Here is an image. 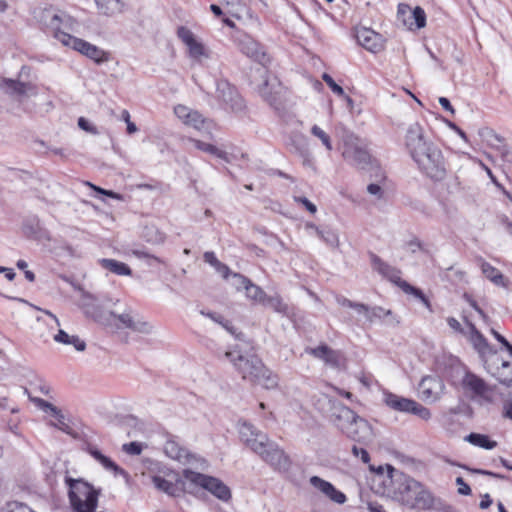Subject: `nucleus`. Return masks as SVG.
<instances>
[{"label": "nucleus", "instance_id": "obj_1", "mask_svg": "<svg viewBox=\"0 0 512 512\" xmlns=\"http://www.w3.org/2000/svg\"><path fill=\"white\" fill-rule=\"evenodd\" d=\"M406 148L422 173L434 181H441L446 176V162L442 151L432 142L427 141L419 123L411 124L405 136Z\"/></svg>", "mask_w": 512, "mask_h": 512}, {"label": "nucleus", "instance_id": "obj_2", "mask_svg": "<svg viewBox=\"0 0 512 512\" xmlns=\"http://www.w3.org/2000/svg\"><path fill=\"white\" fill-rule=\"evenodd\" d=\"M242 342V344H237L234 349L227 351L225 356L244 380L261 385L266 389L275 388L278 385L277 376L264 365L249 342L245 340Z\"/></svg>", "mask_w": 512, "mask_h": 512}, {"label": "nucleus", "instance_id": "obj_3", "mask_svg": "<svg viewBox=\"0 0 512 512\" xmlns=\"http://www.w3.org/2000/svg\"><path fill=\"white\" fill-rule=\"evenodd\" d=\"M386 471L392 482L393 497L398 502L419 511L434 507L435 497L423 483L407 474L396 472L391 465H386Z\"/></svg>", "mask_w": 512, "mask_h": 512}, {"label": "nucleus", "instance_id": "obj_4", "mask_svg": "<svg viewBox=\"0 0 512 512\" xmlns=\"http://www.w3.org/2000/svg\"><path fill=\"white\" fill-rule=\"evenodd\" d=\"M121 429L126 432L130 442L123 443L120 448H148L146 440L152 437H160L165 440V445L182 448V442L178 436L166 431H155V425L141 420L133 415H126L120 421Z\"/></svg>", "mask_w": 512, "mask_h": 512}, {"label": "nucleus", "instance_id": "obj_5", "mask_svg": "<svg viewBox=\"0 0 512 512\" xmlns=\"http://www.w3.org/2000/svg\"><path fill=\"white\" fill-rule=\"evenodd\" d=\"M69 500L76 512H94L98 504V492L83 480L67 478Z\"/></svg>", "mask_w": 512, "mask_h": 512}, {"label": "nucleus", "instance_id": "obj_6", "mask_svg": "<svg viewBox=\"0 0 512 512\" xmlns=\"http://www.w3.org/2000/svg\"><path fill=\"white\" fill-rule=\"evenodd\" d=\"M183 477L191 487L204 489L221 501L227 502L232 497L230 488L219 478L195 472L191 469H184Z\"/></svg>", "mask_w": 512, "mask_h": 512}, {"label": "nucleus", "instance_id": "obj_7", "mask_svg": "<svg viewBox=\"0 0 512 512\" xmlns=\"http://www.w3.org/2000/svg\"><path fill=\"white\" fill-rule=\"evenodd\" d=\"M258 72L262 79V83L257 88L259 96L275 111L280 112L284 109L285 88L276 77H270L264 68L259 69Z\"/></svg>", "mask_w": 512, "mask_h": 512}, {"label": "nucleus", "instance_id": "obj_8", "mask_svg": "<svg viewBox=\"0 0 512 512\" xmlns=\"http://www.w3.org/2000/svg\"><path fill=\"white\" fill-rule=\"evenodd\" d=\"M342 155L349 164L359 169H365L371 163V154L366 141L352 133L344 138Z\"/></svg>", "mask_w": 512, "mask_h": 512}, {"label": "nucleus", "instance_id": "obj_9", "mask_svg": "<svg viewBox=\"0 0 512 512\" xmlns=\"http://www.w3.org/2000/svg\"><path fill=\"white\" fill-rule=\"evenodd\" d=\"M383 402L394 411L413 414L425 421L431 418L430 410L413 399L385 391Z\"/></svg>", "mask_w": 512, "mask_h": 512}, {"label": "nucleus", "instance_id": "obj_10", "mask_svg": "<svg viewBox=\"0 0 512 512\" xmlns=\"http://www.w3.org/2000/svg\"><path fill=\"white\" fill-rule=\"evenodd\" d=\"M322 400L328 406L325 412L329 416L330 421L345 433L349 424L355 420L356 413L340 401L332 399L327 395H324Z\"/></svg>", "mask_w": 512, "mask_h": 512}, {"label": "nucleus", "instance_id": "obj_11", "mask_svg": "<svg viewBox=\"0 0 512 512\" xmlns=\"http://www.w3.org/2000/svg\"><path fill=\"white\" fill-rule=\"evenodd\" d=\"M58 429L81 442L86 448H98L97 433L80 421L69 417L68 420L64 422V425L60 426Z\"/></svg>", "mask_w": 512, "mask_h": 512}, {"label": "nucleus", "instance_id": "obj_12", "mask_svg": "<svg viewBox=\"0 0 512 512\" xmlns=\"http://www.w3.org/2000/svg\"><path fill=\"white\" fill-rule=\"evenodd\" d=\"M217 99L223 104L224 109L233 113H241L245 110V101L238 93L237 89L227 80H219L216 83Z\"/></svg>", "mask_w": 512, "mask_h": 512}, {"label": "nucleus", "instance_id": "obj_13", "mask_svg": "<svg viewBox=\"0 0 512 512\" xmlns=\"http://www.w3.org/2000/svg\"><path fill=\"white\" fill-rule=\"evenodd\" d=\"M66 39V46L71 47L75 51L80 52L84 56L93 60L97 64L108 62L110 59L109 53L101 48L93 45L83 39L77 38L72 35H61Z\"/></svg>", "mask_w": 512, "mask_h": 512}, {"label": "nucleus", "instance_id": "obj_14", "mask_svg": "<svg viewBox=\"0 0 512 512\" xmlns=\"http://www.w3.org/2000/svg\"><path fill=\"white\" fill-rule=\"evenodd\" d=\"M238 433L241 442L249 448H266L270 446L267 435L247 421H239Z\"/></svg>", "mask_w": 512, "mask_h": 512}, {"label": "nucleus", "instance_id": "obj_15", "mask_svg": "<svg viewBox=\"0 0 512 512\" xmlns=\"http://www.w3.org/2000/svg\"><path fill=\"white\" fill-rule=\"evenodd\" d=\"M45 19L49 32H51L58 41L66 46L67 41L66 39H63L61 35H70L65 32L64 29H71L73 24L72 18L65 13L47 12L45 14Z\"/></svg>", "mask_w": 512, "mask_h": 512}, {"label": "nucleus", "instance_id": "obj_16", "mask_svg": "<svg viewBox=\"0 0 512 512\" xmlns=\"http://www.w3.org/2000/svg\"><path fill=\"white\" fill-rule=\"evenodd\" d=\"M235 43L239 50L247 57L264 64L266 62V53L255 39L246 33H239L235 37Z\"/></svg>", "mask_w": 512, "mask_h": 512}, {"label": "nucleus", "instance_id": "obj_17", "mask_svg": "<svg viewBox=\"0 0 512 512\" xmlns=\"http://www.w3.org/2000/svg\"><path fill=\"white\" fill-rule=\"evenodd\" d=\"M462 386L474 396L491 401L494 389L475 373L467 371L462 379Z\"/></svg>", "mask_w": 512, "mask_h": 512}, {"label": "nucleus", "instance_id": "obj_18", "mask_svg": "<svg viewBox=\"0 0 512 512\" xmlns=\"http://www.w3.org/2000/svg\"><path fill=\"white\" fill-rule=\"evenodd\" d=\"M347 437L355 442L367 444L373 438V430L369 422L356 414L346 430Z\"/></svg>", "mask_w": 512, "mask_h": 512}, {"label": "nucleus", "instance_id": "obj_19", "mask_svg": "<svg viewBox=\"0 0 512 512\" xmlns=\"http://www.w3.org/2000/svg\"><path fill=\"white\" fill-rule=\"evenodd\" d=\"M444 383L438 376L427 375L423 377L418 385L420 397L424 401H436L442 394Z\"/></svg>", "mask_w": 512, "mask_h": 512}, {"label": "nucleus", "instance_id": "obj_20", "mask_svg": "<svg viewBox=\"0 0 512 512\" xmlns=\"http://www.w3.org/2000/svg\"><path fill=\"white\" fill-rule=\"evenodd\" d=\"M355 38L362 47L373 53L381 51L384 47L382 36L368 28L356 30Z\"/></svg>", "mask_w": 512, "mask_h": 512}, {"label": "nucleus", "instance_id": "obj_21", "mask_svg": "<svg viewBox=\"0 0 512 512\" xmlns=\"http://www.w3.org/2000/svg\"><path fill=\"white\" fill-rule=\"evenodd\" d=\"M371 263L373 268L387 278L391 282L395 283L401 288V282H405L401 279V271L388 263L384 262L379 256L374 253H370Z\"/></svg>", "mask_w": 512, "mask_h": 512}, {"label": "nucleus", "instance_id": "obj_22", "mask_svg": "<svg viewBox=\"0 0 512 512\" xmlns=\"http://www.w3.org/2000/svg\"><path fill=\"white\" fill-rule=\"evenodd\" d=\"M310 483L328 499L337 504H343L347 500L346 495L343 492L336 489L330 482L318 476H312L310 478Z\"/></svg>", "mask_w": 512, "mask_h": 512}, {"label": "nucleus", "instance_id": "obj_23", "mask_svg": "<svg viewBox=\"0 0 512 512\" xmlns=\"http://www.w3.org/2000/svg\"><path fill=\"white\" fill-rule=\"evenodd\" d=\"M153 482L159 490L173 497L183 495L187 490L186 484L188 483V481L183 476L182 478H176L175 481H170L168 479L156 476L153 478Z\"/></svg>", "mask_w": 512, "mask_h": 512}, {"label": "nucleus", "instance_id": "obj_24", "mask_svg": "<svg viewBox=\"0 0 512 512\" xmlns=\"http://www.w3.org/2000/svg\"><path fill=\"white\" fill-rule=\"evenodd\" d=\"M83 310L87 317L92 318L95 322L103 326L111 325L112 321L116 317L114 312L105 310L103 307L94 303L93 301L85 303L83 305Z\"/></svg>", "mask_w": 512, "mask_h": 512}, {"label": "nucleus", "instance_id": "obj_25", "mask_svg": "<svg viewBox=\"0 0 512 512\" xmlns=\"http://www.w3.org/2000/svg\"><path fill=\"white\" fill-rule=\"evenodd\" d=\"M260 456L265 462L280 472L288 471L291 465V461L284 450H261Z\"/></svg>", "mask_w": 512, "mask_h": 512}, {"label": "nucleus", "instance_id": "obj_26", "mask_svg": "<svg viewBox=\"0 0 512 512\" xmlns=\"http://www.w3.org/2000/svg\"><path fill=\"white\" fill-rule=\"evenodd\" d=\"M306 353L312 355L313 357L320 359L325 362V364L331 367H339L340 366V353L331 349L326 344H321L315 348H306Z\"/></svg>", "mask_w": 512, "mask_h": 512}, {"label": "nucleus", "instance_id": "obj_27", "mask_svg": "<svg viewBox=\"0 0 512 512\" xmlns=\"http://www.w3.org/2000/svg\"><path fill=\"white\" fill-rule=\"evenodd\" d=\"M33 401L36 402L37 405L44 412L48 413L53 418V420L50 422V424L53 427L58 429L60 426L64 425L65 421L68 420L69 416L63 414V412L58 407L53 405L52 403L47 402L40 398H35V399H33Z\"/></svg>", "mask_w": 512, "mask_h": 512}, {"label": "nucleus", "instance_id": "obj_28", "mask_svg": "<svg viewBox=\"0 0 512 512\" xmlns=\"http://www.w3.org/2000/svg\"><path fill=\"white\" fill-rule=\"evenodd\" d=\"M467 326L470 329V342L472 343L474 349L483 356L488 351H490V345L487 341V339L484 337V335L476 328V326L468 321L465 320Z\"/></svg>", "mask_w": 512, "mask_h": 512}, {"label": "nucleus", "instance_id": "obj_29", "mask_svg": "<svg viewBox=\"0 0 512 512\" xmlns=\"http://www.w3.org/2000/svg\"><path fill=\"white\" fill-rule=\"evenodd\" d=\"M98 263L103 269H105L115 275H119V276L132 275V270L127 264L117 261L115 259L102 258V259H99Z\"/></svg>", "mask_w": 512, "mask_h": 512}, {"label": "nucleus", "instance_id": "obj_30", "mask_svg": "<svg viewBox=\"0 0 512 512\" xmlns=\"http://www.w3.org/2000/svg\"><path fill=\"white\" fill-rule=\"evenodd\" d=\"M194 142V145L197 149L203 151V152H206V153H209V154H212L220 159H223L224 161H226L227 163H231L233 160L237 159V155L236 154H229L223 150H220L219 148H217L215 145L213 144H210V143H206V142H203V141H200V140H193Z\"/></svg>", "mask_w": 512, "mask_h": 512}, {"label": "nucleus", "instance_id": "obj_31", "mask_svg": "<svg viewBox=\"0 0 512 512\" xmlns=\"http://www.w3.org/2000/svg\"><path fill=\"white\" fill-rule=\"evenodd\" d=\"M2 86L10 95L23 96L26 95L29 90L32 89L30 83L21 82L18 80L4 78Z\"/></svg>", "mask_w": 512, "mask_h": 512}, {"label": "nucleus", "instance_id": "obj_32", "mask_svg": "<svg viewBox=\"0 0 512 512\" xmlns=\"http://www.w3.org/2000/svg\"><path fill=\"white\" fill-rule=\"evenodd\" d=\"M306 229L314 230L316 235L327 245L335 247L338 245V235L329 228L318 227L313 223H307Z\"/></svg>", "mask_w": 512, "mask_h": 512}, {"label": "nucleus", "instance_id": "obj_33", "mask_svg": "<svg viewBox=\"0 0 512 512\" xmlns=\"http://www.w3.org/2000/svg\"><path fill=\"white\" fill-rule=\"evenodd\" d=\"M98 10L104 15L121 13L124 7L123 0H95Z\"/></svg>", "mask_w": 512, "mask_h": 512}, {"label": "nucleus", "instance_id": "obj_34", "mask_svg": "<svg viewBox=\"0 0 512 512\" xmlns=\"http://www.w3.org/2000/svg\"><path fill=\"white\" fill-rule=\"evenodd\" d=\"M200 313L214 322L220 324L225 330H227L230 334L234 335L236 339L243 341L244 340V334L242 332L236 333V330L232 323L228 320H226L222 315L215 313V312H206L204 310H201Z\"/></svg>", "mask_w": 512, "mask_h": 512}, {"label": "nucleus", "instance_id": "obj_35", "mask_svg": "<svg viewBox=\"0 0 512 512\" xmlns=\"http://www.w3.org/2000/svg\"><path fill=\"white\" fill-rule=\"evenodd\" d=\"M481 271L487 279L498 286H505L504 275L494 266L486 261H481Z\"/></svg>", "mask_w": 512, "mask_h": 512}, {"label": "nucleus", "instance_id": "obj_36", "mask_svg": "<svg viewBox=\"0 0 512 512\" xmlns=\"http://www.w3.org/2000/svg\"><path fill=\"white\" fill-rule=\"evenodd\" d=\"M490 372L501 384L509 385L512 382V364L509 361L501 360V366L496 371Z\"/></svg>", "mask_w": 512, "mask_h": 512}, {"label": "nucleus", "instance_id": "obj_37", "mask_svg": "<svg viewBox=\"0 0 512 512\" xmlns=\"http://www.w3.org/2000/svg\"><path fill=\"white\" fill-rule=\"evenodd\" d=\"M464 439L479 448H494L497 445V443L491 440L487 435L479 433H470Z\"/></svg>", "mask_w": 512, "mask_h": 512}, {"label": "nucleus", "instance_id": "obj_38", "mask_svg": "<svg viewBox=\"0 0 512 512\" xmlns=\"http://www.w3.org/2000/svg\"><path fill=\"white\" fill-rule=\"evenodd\" d=\"M335 299H336L337 304H339L343 307L351 308V309L355 310L358 314H363L367 318L368 308H369L368 305H366L364 303L353 302L342 295H337Z\"/></svg>", "mask_w": 512, "mask_h": 512}, {"label": "nucleus", "instance_id": "obj_39", "mask_svg": "<svg viewBox=\"0 0 512 512\" xmlns=\"http://www.w3.org/2000/svg\"><path fill=\"white\" fill-rule=\"evenodd\" d=\"M222 3H225L229 8L228 13H230L233 17L240 19L243 13L248 14L249 9L245 3H242L243 0H221Z\"/></svg>", "mask_w": 512, "mask_h": 512}, {"label": "nucleus", "instance_id": "obj_40", "mask_svg": "<svg viewBox=\"0 0 512 512\" xmlns=\"http://www.w3.org/2000/svg\"><path fill=\"white\" fill-rule=\"evenodd\" d=\"M246 297L250 300H253L257 303H265L266 302V293L264 290L259 287L258 285L254 284L252 281H250V284L246 286L245 289Z\"/></svg>", "mask_w": 512, "mask_h": 512}, {"label": "nucleus", "instance_id": "obj_41", "mask_svg": "<svg viewBox=\"0 0 512 512\" xmlns=\"http://www.w3.org/2000/svg\"><path fill=\"white\" fill-rule=\"evenodd\" d=\"M142 237L152 244H160L164 242L165 236L155 226H145L142 231Z\"/></svg>", "mask_w": 512, "mask_h": 512}, {"label": "nucleus", "instance_id": "obj_42", "mask_svg": "<svg viewBox=\"0 0 512 512\" xmlns=\"http://www.w3.org/2000/svg\"><path fill=\"white\" fill-rule=\"evenodd\" d=\"M352 451H353V453L356 456H360L361 460L364 463L369 464L370 471L375 472L377 474H383L384 473L387 464H385V465H382V464L376 465L374 463H370V455H369L367 450H352Z\"/></svg>", "mask_w": 512, "mask_h": 512}, {"label": "nucleus", "instance_id": "obj_43", "mask_svg": "<svg viewBox=\"0 0 512 512\" xmlns=\"http://www.w3.org/2000/svg\"><path fill=\"white\" fill-rule=\"evenodd\" d=\"M401 289L409 294H413L417 297L427 308H430V302L425 294L417 287L410 285L408 282H401Z\"/></svg>", "mask_w": 512, "mask_h": 512}, {"label": "nucleus", "instance_id": "obj_44", "mask_svg": "<svg viewBox=\"0 0 512 512\" xmlns=\"http://www.w3.org/2000/svg\"><path fill=\"white\" fill-rule=\"evenodd\" d=\"M262 304L271 307L274 311L278 313H285L287 310V305L283 303L282 299L279 296L266 295V302Z\"/></svg>", "mask_w": 512, "mask_h": 512}, {"label": "nucleus", "instance_id": "obj_45", "mask_svg": "<svg viewBox=\"0 0 512 512\" xmlns=\"http://www.w3.org/2000/svg\"><path fill=\"white\" fill-rule=\"evenodd\" d=\"M392 316L391 310H385L380 306L369 307L367 320L369 322H374L376 319H383L384 317Z\"/></svg>", "mask_w": 512, "mask_h": 512}, {"label": "nucleus", "instance_id": "obj_46", "mask_svg": "<svg viewBox=\"0 0 512 512\" xmlns=\"http://www.w3.org/2000/svg\"><path fill=\"white\" fill-rule=\"evenodd\" d=\"M92 456L98 460L105 468L110 469L112 471H118L119 467L111 461L108 457L102 455L100 450H89Z\"/></svg>", "mask_w": 512, "mask_h": 512}, {"label": "nucleus", "instance_id": "obj_47", "mask_svg": "<svg viewBox=\"0 0 512 512\" xmlns=\"http://www.w3.org/2000/svg\"><path fill=\"white\" fill-rule=\"evenodd\" d=\"M311 133H312V135H314L315 137H317L321 140L322 144L326 147L327 150H329V151L332 150V143H331L330 136L324 130H322L319 126L314 125L311 128Z\"/></svg>", "mask_w": 512, "mask_h": 512}, {"label": "nucleus", "instance_id": "obj_48", "mask_svg": "<svg viewBox=\"0 0 512 512\" xmlns=\"http://www.w3.org/2000/svg\"><path fill=\"white\" fill-rule=\"evenodd\" d=\"M410 18H412L414 20V24H415L416 28L421 29V28L425 27L426 14H425V11L421 7H419V6L415 7L411 12Z\"/></svg>", "mask_w": 512, "mask_h": 512}, {"label": "nucleus", "instance_id": "obj_49", "mask_svg": "<svg viewBox=\"0 0 512 512\" xmlns=\"http://www.w3.org/2000/svg\"><path fill=\"white\" fill-rule=\"evenodd\" d=\"M185 124L200 130L203 127L204 118L198 111H192Z\"/></svg>", "mask_w": 512, "mask_h": 512}, {"label": "nucleus", "instance_id": "obj_50", "mask_svg": "<svg viewBox=\"0 0 512 512\" xmlns=\"http://www.w3.org/2000/svg\"><path fill=\"white\" fill-rule=\"evenodd\" d=\"M187 47L189 49V54L192 58L198 59L201 56H206L204 46L196 39Z\"/></svg>", "mask_w": 512, "mask_h": 512}, {"label": "nucleus", "instance_id": "obj_51", "mask_svg": "<svg viewBox=\"0 0 512 512\" xmlns=\"http://www.w3.org/2000/svg\"><path fill=\"white\" fill-rule=\"evenodd\" d=\"M322 79L329 86L333 93L338 96L345 95L344 89L338 85L328 73H323Z\"/></svg>", "mask_w": 512, "mask_h": 512}, {"label": "nucleus", "instance_id": "obj_52", "mask_svg": "<svg viewBox=\"0 0 512 512\" xmlns=\"http://www.w3.org/2000/svg\"><path fill=\"white\" fill-rule=\"evenodd\" d=\"M131 330L143 334H149L152 332V326L142 319H134Z\"/></svg>", "mask_w": 512, "mask_h": 512}, {"label": "nucleus", "instance_id": "obj_53", "mask_svg": "<svg viewBox=\"0 0 512 512\" xmlns=\"http://www.w3.org/2000/svg\"><path fill=\"white\" fill-rule=\"evenodd\" d=\"M232 278H233V286L237 289V290H241V289H246V286L248 284H250V279L247 278L246 276L240 274V273H232Z\"/></svg>", "mask_w": 512, "mask_h": 512}, {"label": "nucleus", "instance_id": "obj_54", "mask_svg": "<svg viewBox=\"0 0 512 512\" xmlns=\"http://www.w3.org/2000/svg\"><path fill=\"white\" fill-rule=\"evenodd\" d=\"M177 36L187 46L190 45L195 40V37H194L193 33L188 28H186L184 26H181V27L178 28Z\"/></svg>", "mask_w": 512, "mask_h": 512}, {"label": "nucleus", "instance_id": "obj_55", "mask_svg": "<svg viewBox=\"0 0 512 512\" xmlns=\"http://www.w3.org/2000/svg\"><path fill=\"white\" fill-rule=\"evenodd\" d=\"M131 254L139 259H153L158 263H162V261L158 257L151 255L147 250L142 248L132 249Z\"/></svg>", "mask_w": 512, "mask_h": 512}, {"label": "nucleus", "instance_id": "obj_56", "mask_svg": "<svg viewBox=\"0 0 512 512\" xmlns=\"http://www.w3.org/2000/svg\"><path fill=\"white\" fill-rule=\"evenodd\" d=\"M407 247L413 254L416 253L417 251L428 253V250L418 238H413L412 240L408 241Z\"/></svg>", "mask_w": 512, "mask_h": 512}, {"label": "nucleus", "instance_id": "obj_57", "mask_svg": "<svg viewBox=\"0 0 512 512\" xmlns=\"http://www.w3.org/2000/svg\"><path fill=\"white\" fill-rule=\"evenodd\" d=\"M191 112H192V110H190L188 107H186L184 105H177L174 108L175 115L179 119H181L184 123L187 120V118H189Z\"/></svg>", "mask_w": 512, "mask_h": 512}, {"label": "nucleus", "instance_id": "obj_58", "mask_svg": "<svg viewBox=\"0 0 512 512\" xmlns=\"http://www.w3.org/2000/svg\"><path fill=\"white\" fill-rule=\"evenodd\" d=\"M118 319L125 328L132 329L134 318L130 313H122L116 315L115 319Z\"/></svg>", "mask_w": 512, "mask_h": 512}, {"label": "nucleus", "instance_id": "obj_59", "mask_svg": "<svg viewBox=\"0 0 512 512\" xmlns=\"http://www.w3.org/2000/svg\"><path fill=\"white\" fill-rule=\"evenodd\" d=\"M78 126L84 130V131H87V132H90L92 134H97L98 131L97 129L91 125V123L84 117H80L78 119Z\"/></svg>", "mask_w": 512, "mask_h": 512}, {"label": "nucleus", "instance_id": "obj_60", "mask_svg": "<svg viewBox=\"0 0 512 512\" xmlns=\"http://www.w3.org/2000/svg\"><path fill=\"white\" fill-rule=\"evenodd\" d=\"M456 484L458 485V493L461 495L471 494L470 486L464 481L462 477L456 478Z\"/></svg>", "mask_w": 512, "mask_h": 512}, {"label": "nucleus", "instance_id": "obj_61", "mask_svg": "<svg viewBox=\"0 0 512 512\" xmlns=\"http://www.w3.org/2000/svg\"><path fill=\"white\" fill-rule=\"evenodd\" d=\"M367 191L369 194L377 196L378 199L383 197V189L379 184L371 183L367 186Z\"/></svg>", "mask_w": 512, "mask_h": 512}, {"label": "nucleus", "instance_id": "obj_62", "mask_svg": "<svg viewBox=\"0 0 512 512\" xmlns=\"http://www.w3.org/2000/svg\"><path fill=\"white\" fill-rule=\"evenodd\" d=\"M69 345H73L77 351L86 349V343L76 335L71 336Z\"/></svg>", "mask_w": 512, "mask_h": 512}, {"label": "nucleus", "instance_id": "obj_63", "mask_svg": "<svg viewBox=\"0 0 512 512\" xmlns=\"http://www.w3.org/2000/svg\"><path fill=\"white\" fill-rule=\"evenodd\" d=\"M71 336L67 334L64 330L60 329L58 333L54 336V340L56 342L69 345Z\"/></svg>", "mask_w": 512, "mask_h": 512}, {"label": "nucleus", "instance_id": "obj_64", "mask_svg": "<svg viewBox=\"0 0 512 512\" xmlns=\"http://www.w3.org/2000/svg\"><path fill=\"white\" fill-rule=\"evenodd\" d=\"M204 261L208 264H210L212 267H215L219 265V260L217 259L216 255L212 251H207L203 255Z\"/></svg>", "mask_w": 512, "mask_h": 512}]
</instances>
